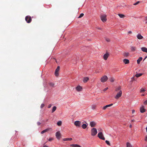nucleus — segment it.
I'll list each match as a JSON object with an SVG mask.
<instances>
[{"label":"nucleus","instance_id":"2eb2a0df","mask_svg":"<svg viewBox=\"0 0 147 147\" xmlns=\"http://www.w3.org/2000/svg\"><path fill=\"white\" fill-rule=\"evenodd\" d=\"M130 49L132 52H134L136 50V48L135 47L131 46Z\"/></svg>","mask_w":147,"mask_h":147},{"label":"nucleus","instance_id":"7ed1b4c3","mask_svg":"<svg viewBox=\"0 0 147 147\" xmlns=\"http://www.w3.org/2000/svg\"><path fill=\"white\" fill-rule=\"evenodd\" d=\"M107 16L105 15H101L100 16L101 19L103 22H105L107 21Z\"/></svg>","mask_w":147,"mask_h":147},{"label":"nucleus","instance_id":"f257e3e1","mask_svg":"<svg viewBox=\"0 0 147 147\" xmlns=\"http://www.w3.org/2000/svg\"><path fill=\"white\" fill-rule=\"evenodd\" d=\"M91 135L92 136H95L97 133V130L96 128H92L91 130Z\"/></svg>","mask_w":147,"mask_h":147},{"label":"nucleus","instance_id":"f03ea898","mask_svg":"<svg viewBox=\"0 0 147 147\" xmlns=\"http://www.w3.org/2000/svg\"><path fill=\"white\" fill-rule=\"evenodd\" d=\"M25 20L27 23H30L32 21V18L31 17L29 16H28L25 17Z\"/></svg>","mask_w":147,"mask_h":147},{"label":"nucleus","instance_id":"473e14b6","mask_svg":"<svg viewBox=\"0 0 147 147\" xmlns=\"http://www.w3.org/2000/svg\"><path fill=\"white\" fill-rule=\"evenodd\" d=\"M84 15V14L83 13H82L80 14L79 16L78 17L79 18H80L82 17H83Z\"/></svg>","mask_w":147,"mask_h":147},{"label":"nucleus","instance_id":"f704fd0d","mask_svg":"<svg viewBox=\"0 0 147 147\" xmlns=\"http://www.w3.org/2000/svg\"><path fill=\"white\" fill-rule=\"evenodd\" d=\"M96 106L95 105H92V109H94L96 108Z\"/></svg>","mask_w":147,"mask_h":147},{"label":"nucleus","instance_id":"7c9ffc66","mask_svg":"<svg viewBox=\"0 0 147 147\" xmlns=\"http://www.w3.org/2000/svg\"><path fill=\"white\" fill-rule=\"evenodd\" d=\"M57 125L58 126H61L62 124V122L61 121H59L57 123Z\"/></svg>","mask_w":147,"mask_h":147},{"label":"nucleus","instance_id":"72a5a7b5","mask_svg":"<svg viewBox=\"0 0 147 147\" xmlns=\"http://www.w3.org/2000/svg\"><path fill=\"white\" fill-rule=\"evenodd\" d=\"M49 85L51 87H53L54 85V84L53 83H49Z\"/></svg>","mask_w":147,"mask_h":147},{"label":"nucleus","instance_id":"393cba45","mask_svg":"<svg viewBox=\"0 0 147 147\" xmlns=\"http://www.w3.org/2000/svg\"><path fill=\"white\" fill-rule=\"evenodd\" d=\"M142 73H140V74H136L135 75V76L137 77H139L141 76H142Z\"/></svg>","mask_w":147,"mask_h":147},{"label":"nucleus","instance_id":"a878e982","mask_svg":"<svg viewBox=\"0 0 147 147\" xmlns=\"http://www.w3.org/2000/svg\"><path fill=\"white\" fill-rule=\"evenodd\" d=\"M121 87L120 86H119L117 87L115 89V91L116 92H118L119 91L121 90Z\"/></svg>","mask_w":147,"mask_h":147},{"label":"nucleus","instance_id":"423d86ee","mask_svg":"<svg viewBox=\"0 0 147 147\" xmlns=\"http://www.w3.org/2000/svg\"><path fill=\"white\" fill-rule=\"evenodd\" d=\"M108 79V78L106 76H104L100 79L101 81L102 82H104L107 81Z\"/></svg>","mask_w":147,"mask_h":147},{"label":"nucleus","instance_id":"c9c22d12","mask_svg":"<svg viewBox=\"0 0 147 147\" xmlns=\"http://www.w3.org/2000/svg\"><path fill=\"white\" fill-rule=\"evenodd\" d=\"M145 91V89H144V88H142L141 89L140 92H144Z\"/></svg>","mask_w":147,"mask_h":147},{"label":"nucleus","instance_id":"58836bf2","mask_svg":"<svg viewBox=\"0 0 147 147\" xmlns=\"http://www.w3.org/2000/svg\"><path fill=\"white\" fill-rule=\"evenodd\" d=\"M107 42H109L110 41V40L109 38H105Z\"/></svg>","mask_w":147,"mask_h":147},{"label":"nucleus","instance_id":"8fccbe9b","mask_svg":"<svg viewBox=\"0 0 147 147\" xmlns=\"http://www.w3.org/2000/svg\"><path fill=\"white\" fill-rule=\"evenodd\" d=\"M97 28L98 29H99V30H101V28Z\"/></svg>","mask_w":147,"mask_h":147},{"label":"nucleus","instance_id":"0eeeda50","mask_svg":"<svg viewBox=\"0 0 147 147\" xmlns=\"http://www.w3.org/2000/svg\"><path fill=\"white\" fill-rule=\"evenodd\" d=\"M74 124L76 127H79L81 124V122L80 121H77L75 122Z\"/></svg>","mask_w":147,"mask_h":147},{"label":"nucleus","instance_id":"5fc2aeb1","mask_svg":"<svg viewBox=\"0 0 147 147\" xmlns=\"http://www.w3.org/2000/svg\"><path fill=\"white\" fill-rule=\"evenodd\" d=\"M131 121H134V120H131Z\"/></svg>","mask_w":147,"mask_h":147},{"label":"nucleus","instance_id":"4d7b16f0","mask_svg":"<svg viewBox=\"0 0 147 147\" xmlns=\"http://www.w3.org/2000/svg\"><path fill=\"white\" fill-rule=\"evenodd\" d=\"M145 58L143 60V61H144L145 60Z\"/></svg>","mask_w":147,"mask_h":147},{"label":"nucleus","instance_id":"bb28decb","mask_svg":"<svg viewBox=\"0 0 147 147\" xmlns=\"http://www.w3.org/2000/svg\"><path fill=\"white\" fill-rule=\"evenodd\" d=\"M57 109V107L55 106H54L53 107L52 111V113H53L55 112V111Z\"/></svg>","mask_w":147,"mask_h":147},{"label":"nucleus","instance_id":"13d9d810","mask_svg":"<svg viewBox=\"0 0 147 147\" xmlns=\"http://www.w3.org/2000/svg\"><path fill=\"white\" fill-rule=\"evenodd\" d=\"M146 19H147V17H146Z\"/></svg>","mask_w":147,"mask_h":147},{"label":"nucleus","instance_id":"b1692460","mask_svg":"<svg viewBox=\"0 0 147 147\" xmlns=\"http://www.w3.org/2000/svg\"><path fill=\"white\" fill-rule=\"evenodd\" d=\"M118 15L121 18H124L125 16V15L122 14H119Z\"/></svg>","mask_w":147,"mask_h":147},{"label":"nucleus","instance_id":"f3484780","mask_svg":"<svg viewBox=\"0 0 147 147\" xmlns=\"http://www.w3.org/2000/svg\"><path fill=\"white\" fill-rule=\"evenodd\" d=\"M141 49L142 51L147 53V48L145 47H142L141 48Z\"/></svg>","mask_w":147,"mask_h":147},{"label":"nucleus","instance_id":"2f4dec72","mask_svg":"<svg viewBox=\"0 0 147 147\" xmlns=\"http://www.w3.org/2000/svg\"><path fill=\"white\" fill-rule=\"evenodd\" d=\"M127 147H132L131 144L129 142L127 143Z\"/></svg>","mask_w":147,"mask_h":147},{"label":"nucleus","instance_id":"09e8293b","mask_svg":"<svg viewBox=\"0 0 147 147\" xmlns=\"http://www.w3.org/2000/svg\"><path fill=\"white\" fill-rule=\"evenodd\" d=\"M135 111L134 110H132V113H135Z\"/></svg>","mask_w":147,"mask_h":147},{"label":"nucleus","instance_id":"9b49d317","mask_svg":"<svg viewBox=\"0 0 147 147\" xmlns=\"http://www.w3.org/2000/svg\"><path fill=\"white\" fill-rule=\"evenodd\" d=\"M90 125L91 127H94L96 125V123L95 122L92 121L90 122Z\"/></svg>","mask_w":147,"mask_h":147},{"label":"nucleus","instance_id":"6e6552de","mask_svg":"<svg viewBox=\"0 0 147 147\" xmlns=\"http://www.w3.org/2000/svg\"><path fill=\"white\" fill-rule=\"evenodd\" d=\"M60 69V67L58 66L56 69L55 72V75L56 76H59V71Z\"/></svg>","mask_w":147,"mask_h":147},{"label":"nucleus","instance_id":"49530a36","mask_svg":"<svg viewBox=\"0 0 147 147\" xmlns=\"http://www.w3.org/2000/svg\"><path fill=\"white\" fill-rule=\"evenodd\" d=\"M145 140L146 141H147V136H145Z\"/></svg>","mask_w":147,"mask_h":147},{"label":"nucleus","instance_id":"de8ad7c7","mask_svg":"<svg viewBox=\"0 0 147 147\" xmlns=\"http://www.w3.org/2000/svg\"><path fill=\"white\" fill-rule=\"evenodd\" d=\"M128 33L129 34H131L132 33V32L131 31H129L128 32Z\"/></svg>","mask_w":147,"mask_h":147},{"label":"nucleus","instance_id":"c85d7f7f","mask_svg":"<svg viewBox=\"0 0 147 147\" xmlns=\"http://www.w3.org/2000/svg\"><path fill=\"white\" fill-rule=\"evenodd\" d=\"M123 56H124L125 57H127L129 55V53H124L123 54Z\"/></svg>","mask_w":147,"mask_h":147},{"label":"nucleus","instance_id":"412c9836","mask_svg":"<svg viewBox=\"0 0 147 147\" xmlns=\"http://www.w3.org/2000/svg\"><path fill=\"white\" fill-rule=\"evenodd\" d=\"M142 58L141 57H140L137 60V63L138 64H139L140 62L142 60Z\"/></svg>","mask_w":147,"mask_h":147},{"label":"nucleus","instance_id":"4c0bfd02","mask_svg":"<svg viewBox=\"0 0 147 147\" xmlns=\"http://www.w3.org/2000/svg\"><path fill=\"white\" fill-rule=\"evenodd\" d=\"M140 3V1H138L136 3H134L133 4V5H138V3Z\"/></svg>","mask_w":147,"mask_h":147},{"label":"nucleus","instance_id":"37998d69","mask_svg":"<svg viewBox=\"0 0 147 147\" xmlns=\"http://www.w3.org/2000/svg\"><path fill=\"white\" fill-rule=\"evenodd\" d=\"M108 87H107L106 88H105L103 90V91H105L106 90H107L108 89Z\"/></svg>","mask_w":147,"mask_h":147},{"label":"nucleus","instance_id":"603ef678","mask_svg":"<svg viewBox=\"0 0 147 147\" xmlns=\"http://www.w3.org/2000/svg\"><path fill=\"white\" fill-rule=\"evenodd\" d=\"M147 58V56H146L145 57V59H146V58Z\"/></svg>","mask_w":147,"mask_h":147},{"label":"nucleus","instance_id":"aec40b11","mask_svg":"<svg viewBox=\"0 0 147 147\" xmlns=\"http://www.w3.org/2000/svg\"><path fill=\"white\" fill-rule=\"evenodd\" d=\"M123 62L125 64H128L129 63V61L126 59H125L123 60Z\"/></svg>","mask_w":147,"mask_h":147},{"label":"nucleus","instance_id":"cd10ccee","mask_svg":"<svg viewBox=\"0 0 147 147\" xmlns=\"http://www.w3.org/2000/svg\"><path fill=\"white\" fill-rule=\"evenodd\" d=\"M87 127V125L85 124H83L82 126V128H83V129H84L86 128Z\"/></svg>","mask_w":147,"mask_h":147},{"label":"nucleus","instance_id":"79ce46f5","mask_svg":"<svg viewBox=\"0 0 147 147\" xmlns=\"http://www.w3.org/2000/svg\"><path fill=\"white\" fill-rule=\"evenodd\" d=\"M53 138H49L48 140L49 141H51L52 140H53Z\"/></svg>","mask_w":147,"mask_h":147},{"label":"nucleus","instance_id":"dca6fc26","mask_svg":"<svg viewBox=\"0 0 147 147\" xmlns=\"http://www.w3.org/2000/svg\"><path fill=\"white\" fill-rule=\"evenodd\" d=\"M137 38L139 39H141L143 38V36H142L141 34H138L137 35Z\"/></svg>","mask_w":147,"mask_h":147},{"label":"nucleus","instance_id":"4468645a","mask_svg":"<svg viewBox=\"0 0 147 147\" xmlns=\"http://www.w3.org/2000/svg\"><path fill=\"white\" fill-rule=\"evenodd\" d=\"M109 54L108 53H106L103 56L104 59L105 60H107L109 56Z\"/></svg>","mask_w":147,"mask_h":147},{"label":"nucleus","instance_id":"a19ab883","mask_svg":"<svg viewBox=\"0 0 147 147\" xmlns=\"http://www.w3.org/2000/svg\"><path fill=\"white\" fill-rule=\"evenodd\" d=\"M144 104L145 105H147V100H145L144 102Z\"/></svg>","mask_w":147,"mask_h":147},{"label":"nucleus","instance_id":"a18cd8bd","mask_svg":"<svg viewBox=\"0 0 147 147\" xmlns=\"http://www.w3.org/2000/svg\"><path fill=\"white\" fill-rule=\"evenodd\" d=\"M37 123L38 125H40L41 124V123L39 122H37Z\"/></svg>","mask_w":147,"mask_h":147},{"label":"nucleus","instance_id":"4be33fe9","mask_svg":"<svg viewBox=\"0 0 147 147\" xmlns=\"http://www.w3.org/2000/svg\"><path fill=\"white\" fill-rule=\"evenodd\" d=\"M49 128H47L45 130H44L41 132V134H43L44 133L46 132H47V131H48L49 130Z\"/></svg>","mask_w":147,"mask_h":147},{"label":"nucleus","instance_id":"864d4df0","mask_svg":"<svg viewBox=\"0 0 147 147\" xmlns=\"http://www.w3.org/2000/svg\"><path fill=\"white\" fill-rule=\"evenodd\" d=\"M144 94H143L142 95V96H144Z\"/></svg>","mask_w":147,"mask_h":147},{"label":"nucleus","instance_id":"5701e85b","mask_svg":"<svg viewBox=\"0 0 147 147\" xmlns=\"http://www.w3.org/2000/svg\"><path fill=\"white\" fill-rule=\"evenodd\" d=\"M72 140V138H64L63 139V141H71Z\"/></svg>","mask_w":147,"mask_h":147},{"label":"nucleus","instance_id":"f8f14e48","mask_svg":"<svg viewBox=\"0 0 147 147\" xmlns=\"http://www.w3.org/2000/svg\"><path fill=\"white\" fill-rule=\"evenodd\" d=\"M82 88L81 86H79L77 87L76 88V90L78 91H82Z\"/></svg>","mask_w":147,"mask_h":147},{"label":"nucleus","instance_id":"39448f33","mask_svg":"<svg viewBox=\"0 0 147 147\" xmlns=\"http://www.w3.org/2000/svg\"><path fill=\"white\" fill-rule=\"evenodd\" d=\"M98 136L101 139H102L103 140H105V138L104 137L102 133V132H100L98 133Z\"/></svg>","mask_w":147,"mask_h":147},{"label":"nucleus","instance_id":"9d476101","mask_svg":"<svg viewBox=\"0 0 147 147\" xmlns=\"http://www.w3.org/2000/svg\"><path fill=\"white\" fill-rule=\"evenodd\" d=\"M140 112L141 113H143L146 111V110L144 109V106L142 105L140 108Z\"/></svg>","mask_w":147,"mask_h":147},{"label":"nucleus","instance_id":"c756f323","mask_svg":"<svg viewBox=\"0 0 147 147\" xmlns=\"http://www.w3.org/2000/svg\"><path fill=\"white\" fill-rule=\"evenodd\" d=\"M109 80L111 82H113L114 81L115 79L111 77L109 79Z\"/></svg>","mask_w":147,"mask_h":147},{"label":"nucleus","instance_id":"1a4fd4ad","mask_svg":"<svg viewBox=\"0 0 147 147\" xmlns=\"http://www.w3.org/2000/svg\"><path fill=\"white\" fill-rule=\"evenodd\" d=\"M56 136L57 139H60L61 137V134L59 131H58L56 133Z\"/></svg>","mask_w":147,"mask_h":147},{"label":"nucleus","instance_id":"6ab92c4d","mask_svg":"<svg viewBox=\"0 0 147 147\" xmlns=\"http://www.w3.org/2000/svg\"><path fill=\"white\" fill-rule=\"evenodd\" d=\"M70 146L71 147H81L80 145L77 144H71Z\"/></svg>","mask_w":147,"mask_h":147},{"label":"nucleus","instance_id":"6e6d98bb","mask_svg":"<svg viewBox=\"0 0 147 147\" xmlns=\"http://www.w3.org/2000/svg\"><path fill=\"white\" fill-rule=\"evenodd\" d=\"M144 147H147V146H145Z\"/></svg>","mask_w":147,"mask_h":147},{"label":"nucleus","instance_id":"a211bd4d","mask_svg":"<svg viewBox=\"0 0 147 147\" xmlns=\"http://www.w3.org/2000/svg\"><path fill=\"white\" fill-rule=\"evenodd\" d=\"M89 78L88 77H84L83 80V81L84 83L86 82L89 80Z\"/></svg>","mask_w":147,"mask_h":147},{"label":"nucleus","instance_id":"ea45409f","mask_svg":"<svg viewBox=\"0 0 147 147\" xmlns=\"http://www.w3.org/2000/svg\"><path fill=\"white\" fill-rule=\"evenodd\" d=\"M45 106L44 104H42L40 106L41 108H42Z\"/></svg>","mask_w":147,"mask_h":147},{"label":"nucleus","instance_id":"bf43d9fd","mask_svg":"<svg viewBox=\"0 0 147 147\" xmlns=\"http://www.w3.org/2000/svg\"><path fill=\"white\" fill-rule=\"evenodd\" d=\"M146 23H147V22H146Z\"/></svg>","mask_w":147,"mask_h":147},{"label":"nucleus","instance_id":"e433bc0d","mask_svg":"<svg viewBox=\"0 0 147 147\" xmlns=\"http://www.w3.org/2000/svg\"><path fill=\"white\" fill-rule=\"evenodd\" d=\"M105 142L108 145H110V143H109V141H108L107 140H106L105 141Z\"/></svg>","mask_w":147,"mask_h":147},{"label":"nucleus","instance_id":"3c124183","mask_svg":"<svg viewBox=\"0 0 147 147\" xmlns=\"http://www.w3.org/2000/svg\"><path fill=\"white\" fill-rule=\"evenodd\" d=\"M129 127L130 128H131L132 127V125H129Z\"/></svg>","mask_w":147,"mask_h":147},{"label":"nucleus","instance_id":"c03bdc74","mask_svg":"<svg viewBox=\"0 0 147 147\" xmlns=\"http://www.w3.org/2000/svg\"><path fill=\"white\" fill-rule=\"evenodd\" d=\"M51 104H49L48 105V108H50L51 107Z\"/></svg>","mask_w":147,"mask_h":147},{"label":"nucleus","instance_id":"ddd939ff","mask_svg":"<svg viewBox=\"0 0 147 147\" xmlns=\"http://www.w3.org/2000/svg\"><path fill=\"white\" fill-rule=\"evenodd\" d=\"M113 105V104H109V105H106V106L104 107L103 108H102V109H103V110H105L108 107H110L112 106Z\"/></svg>","mask_w":147,"mask_h":147},{"label":"nucleus","instance_id":"20e7f679","mask_svg":"<svg viewBox=\"0 0 147 147\" xmlns=\"http://www.w3.org/2000/svg\"><path fill=\"white\" fill-rule=\"evenodd\" d=\"M122 92L121 90H120L117 93V94L115 97V98L117 99H118L121 96Z\"/></svg>","mask_w":147,"mask_h":147}]
</instances>
